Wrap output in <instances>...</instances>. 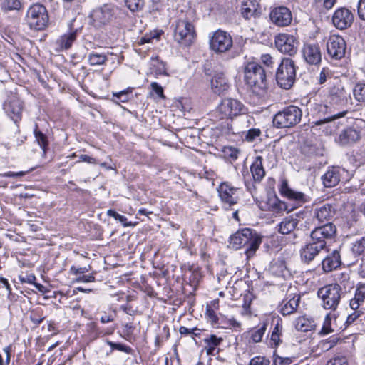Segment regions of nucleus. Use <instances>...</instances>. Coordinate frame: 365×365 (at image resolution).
<instances>
[{
  "label": "nucleus",
  "instance_id": "f257e3e1",
  "mask_svg": "<svg viewBox=\"0 0 365 365\" xmlns=\"http://www.w3.org/2000/svg\"><path fill=\"white\" fill-rule=\"evenodd\" d=\"M262 243V237L256 231L245 228L238 230L230 237V245L235 250L245 247L247 258L253 257Z\"/></svg>",
  "mask_w": 365,
  "mask_h": 365
},
{
  "label": "nucleus",
  "instance_id": "f03ea898",
  "mask_svg": "<svg viewBox=\"0 0 365 365\" xmlns=\"http://www.w3.org/2000/svg\"><path fill=\"white\" fill-rule=\"evenodd\" d=\"M245 81L252 92L262 96L267 89L266 71L255 62L248 63L245 68Z\"/></svg>",
  "mask_w": 365,
  "mask_h": 365
},
{
  "label": "nucleus",
  "instance_id": "7ed1b4c3",
  "mask_svg": "<svg viewBox=\"0 0 365 365\" xmlns=\"http://www.w3.org/2000/svg\"><path fill=\"white\" fill-rule=\"evenodd\" d=\"M302 110L297 106L290 105L277 112L273 118V125L277 128H289L300 123Z\"/></svg>",
  "mask_w": 365,
  "mask_h": 365
},
{
  "label": "nucleus",
  "instance_id": "20e7f679",
  "mask_svg": "<svg viewBox=\"0 0 365 365\" xmlns=\"http://www.w3.org/2000/svg\"><path fill=\"white\" fill-rule=\"evenodd\" d=\"M297 68V67L292 59L284 58L276 72L277 84L284 89L292 88L296 80Z\"/></svg>",
  "mask_w": 365,
  "mask_h": 365
},
{
  "label": "nucleus",
  "instance_id": "39448f33",
  "mask_svg": "<svg viewBox=\"0 0 365 365\" xmlns=\"http://www.w3.org/2000/svg\"><path fill=\"white\" fill-rule=\"evenodd\" d=\"M245 112L244 104L234 98H225L215 110V116L220 120H232Z\"/></svg>",
  "mask_w": 365,
  "mask_h": 365
},
{
  "label": "nucleus",
  "instance_id": "423d86ee",
  "mask_svg": "<svg viewBox=\"0 0 365 365\" xmlns=\"http://www.w3.org/2000/svg\"><path fill=\"white\" fill-rule=\"evenodd\" d=\"M194 26L187 19H179L175 21L174 28V39L182 46H190L195 38Z\"/></svg>",
  "mask_w": 365,
  "mask_h": 365
},
{
  "label": "nucleus",
  "instance_id": "0eeeda50",
  "mask_svg": "<svg viewBox=\"0 0 365 365\" xmlns=\"http://www.w3.org/2000/svg\"><path fill=\"white\" fill-rule=\"evenodd\" d=\"M317 294L322 299L324 309L335 310L341 297V287L338 284H328L320 288Z\"/></svg>",
  "mask_w": 365,
  "mask_h": 365
},
{
  "label": "nucleus",
  "instance_id": "6e6552de",
  "mask_svg": "<svg viewBox=\"0 0 365 365\" xmlns=\"http://www.w3.org/2000/svg\"><path fill=\"white\" fill-rule=\"evenodd\" d=\"M26 21L31 29H43L48 22V15L46 7L41 4L31 6L27 11Z\"/></svg>",
  "mask_w": 365,
  "mask_h": 365
},
{
  "label": "nucleus",
  "instance_id": "1a4fd4ad",
  "mask_svg": "<svg viewBox=\"0 0 365 365\" xmlns=\"http://www.w3.org/2000/svg\"><path fill=\"white\" fill-rule=\"evenodd\" d=\"M336 233V226L331 222H327L323 225L316 227L311 232V241L317 244L319 247L324 249L327 241L332 240Z\"/></svg>",
  "mask_w": 365,
  "mask_h": 365
},
{
  "label": "nucleus",
  "instance_id": "9d476101",
  "mask_svg": "<svg viewBox=\"0 0 365 365\" xmlns=\"http://www.w3.org/2000/svg\"><path fill=\"white\" fill-rule=\"evenodd\" d=\"M274 44L280 53L292 56L297 53L299 42L294 35L282 33L275 36Z\"/></svg>",
  "mask_w": 365,
  "mask_h": 365
},
{
  "label": "nucleus",
  "instance_id": "9b49d317",
  "mask_svg": "<svg viewBox=\"0 0 365 365\" xmlns=\"http://www.w3.org/2000/svg\"><path fill=\"white\" fill-rule=\"evenodd\" d=\"M313 219L319 223L329 222L336 213V205L331 203L314 202L312 208Z\"/></svg>",
  "mask_w": 365,
  "mask_h": 365
},
{
  "label": "nucleus",
  "instance_id": "f8f14e48",
  "mask_svg": "<svg viewBox=\"0 0 365 365\" xmlns=\"http://www.w3.org/2000/svg\"><path fill=\"white\" fill-rule=\"evenodd\" d=\"M232 44L231 36L220 29L216 31L210 40V48L216 53H224L229 51Z\"/></svg>",
  "mask_w": 365,
  "mask_h": 365
},
{
  "label": "nucleus",
  "instance_id": "ddd939ff",
  "mask_svg": "<svg viewBox=\"0 0 365 365\" xmlns=\"http://www.w3.org/2000/svg\"><path fill=\"white\" fill-rule=\"evenodd\" d=\"M115 11L116 9L110 5H104L94 9L89 16L91 24L95 27H101L109 23L113 19Z\"/></svg>",
  "mask_w": 365,
  "mask_h": 365
},
{
  "label": "nucleus",
  "instance_id": "4468645a",
  "mask_svg": "<svg viewBox=\"0 0 365 365\" xmlns=\"http://www.w3.org/2000/svg\"><path fill=\"white\" fill-rule=\"evenodd\" d=\"M346 44L344 39L338 35H331L327 42L328 54L334 59H341L345 55Z\"/></svg>",
  "mask_w": 365,
  "mask_h": 365
},
{
  "label": "nucleus",
  "instance_id": "2eb2a0df",
  "mask_svg": "<svg viewBox=\"0 0 365 365\" xmlns=\"http://www.w3.org/2000/svg\"><path fill=\"white\" fill-rule=\"evenodd\" d=\"M217 191L225 209H230L237 203L239 200L238 188L223 182L219 186Z\"/></svg>",
  "mask_w": 365,
  "mask_h": 365
},
{
  "label": "nucleus",
  "instance_id": "dca6fc26",
  "mask_svg": "<svg viewBox=\"0 0 365 365\" xmlns=\"http://www.w3.org/2000/svg\"><path fill=\"white\" fill-rule=\"evenodd\" d=\"M3 108L14 123H16L21 119L23 103L17 96H9L4 102Z\"/></svg>",
  "mask_w": 365,
  "mask_h": 365
},
{
  "label": "nucleus",
  "instance_id": "f3484780",
  "mask_svg": "<svg viewBox=\"0 0 365 365\" xmlns=\"http://www.w3.org/2000/svg\"><path fill=\"white\" fill-rule=\"evenodd\" d=\"M269 17L272 22L278 26H287L292 21L290 10L283 6L273 9L270 12Z\"/></svg>",
  "mask_w": 365,
  "mask_h": 365
},
{
  "label": "nucleus",
  "instance_id": "a211bd4d",
  "mask_svg": "<svg viewBox=\"0 0 365 365\" xmlns=\"http://www.w3.org/2000/svg\"><path fill=\"white\" fill-rule=\"evenodd\" d=\"M314 109L319 118L324 116L323 119H321L319 121L317 122L316 125H320L322 123L338 119L339 118L344 117L346 113V111L345 110L337 113H333L331 107L327 104L315 103L314 105Z\"/></svg>",
  "mask_w": 365,
  "mask_h": 365
},
{
  "label": "nucleus",
  "instance_id": "6ab92c4d",
  "mask_svg": "<svg viewBox=\"0 0 365 365\" xmlns=\"http://www.w3.org/2000/svg\"><path fill=\"white\" fill-rule=\"evenodd\" d=\"M353 19L352 13L346 8L338 9L332 16L334 25L341 30L349 27L353 22Z\"/></svg>",
  "mask_w": 365,
  "mask_h": 365
},
{
  "label": "nucleus",
  "instance_id": "aec40b11",
  "mask_svg": "<svg viewBox=\"0 0 365 365\" xmlns=\"http://www.w3.org/2000/svg\"><path fill=\"white\" fill-rule=\"evenodd\" d=\"M302 53L304 58L309 64L317 65L321 62L322 53L319 45L305 44Z\"/></svg>",
  "mask_w": 365,
  "mask_h": 365
},
{
  "label": "nucleus",
  "instance_id": "412c9836",
  "mask_svg": "<svg viewBox=\"0 0 365 365\" xmlns=\"http://www.w3.org/2000/svg\"><path fill=\"white\" fill-rule=\"evenodd\" d=\"M211 88L214 93L225 94L230 88L228 79L224 73H216L211 80Z\"/></svg>",
  "mask_w": 365,
  "mask_h": 365
},
{
  "label": "nucleus",
  "instance_id": "4be33fe9",
  "mask_svg": "<svg viewBox=\"0 0 365 365\" xmlns=\"http://www.w3.org/2000/svg\"><path fill=\"white\" fill-rule=\"evenodd\" d=\"M241 14L245 19L259 17L262 14L259 4L255 0H244L241 5Z\"/></svg>",
  "mask_w": 365,
  "mask_h": 365
},
{
  "label": "nucleus",
  "instance_id": "5701e85b",
  "mask_svg": "<svg viewBox=\"0 0 365 365\" xmlns=\"http://www.w3.org/2000/svg\"><path fill=\"white\" fill-rule=\"evenodd\" d=\"M327 102L330 106H340L347 103V93L342 88L334 87L329 91Z\"/></svg>",
  "mask_w": 365,
  "mask_h": 365
},
{
  "label": "nucleus",
  "instance_id": "b1692460",
  "mask_svg": "<svg viewBox=\"0 0 365 365\" xmlns=\"http://www.w3.org/2000/svg\"><path fill=\"white\" fill-rule=\"evenodd\" d=\"M321 264L323 271L327 273L337 269L341 264L339 252L334 250L322 261Z\"/></svg>",
  "mask_w": 365,
  "mask_h": 365
},
{
  "label": "nucleus",
  "instance_id": "393cba45",
  "mask_svg": "<svg viewBox=\"0 0 365 365\" xmlns=\"http://www.w3.org/2000/svg\"><path fill=\"white\" fill-rule=\"evenodd\" d=\"M341 169L338 167L329 168L322 176L323 185L326 187H333L338 185L340 181Z\"/></svg>",
  "mask_w": 365,
  "mask_h": 365
},
{
  "label": "nucleus",
  "instance_id": "a878e982",
  "mask_svg": "<svg viewBox=\"0 0 365 365\" xmlns=\"http://www.w3.org/2000/svg\"><path fill=\"white\" fill-rule=\"evenodd\" d=\"M324 248L319 247L317 244L311 241L301 250L302 260L305 263H309Z\"/></svg>",
  "mask_w": 365,
  "mask_h": 365
},
{
  "label": "nucleus",
  "instance_id": "bb28decb",
  "mask_svg": "<svg viewBox=\"0 0 365 365\" xmlns=\"http://www.w3.org/2000/svg\"><path fill=\"white\" fill-rule=\"evenodd\" d=\"M279 191L282 195L290 200H294L299 202H305L307 201L305 195L303 192L292 190L289 187L286 180H282Z\"/></svg>",
  "mask_w": 365,
  "mask_h": 365
},
{
  "label": "nucleus",
  "instance_id": "cd10ccee",
  "mask_svg": "<svg viewBox=\"0 0 365 365\" xmlns=\"http://www.w3.org/2000/svg\"><path fill=\"white\" fill-rule=\"evenodd\" d=\"M77 31V29L71 31L60 36V38L56 40V43L60 50H68L71 47L73 43L76 39Z\"/></svg>",
  "mask_w": 365,
  "mask_h": 365
},
{
  "label": "nucleus",
  "instance_id": "c85d7f7f",
  "mask_svg": "<svg viewBox=\"0 0 365 365\" xmlns=\"http://www.w3.org/2000/svg\"><path fill=\"white\" fill-rule=\"evenodd\" d=\"M250 170L255 182H260L265 175V170L262 165V157L257 156L252 163Z\"/></svg>",
  "mask_w": 365,
  "mask_h": 365
},
{
  "label": "nucleus",
  "instance_id": "c756f323",
  "mask_svg": "<svg viewBox=\"0 0 365 365\" xmlns=\"http://www.w3.org/2000/svg\"><path fill=\"white\" fill-rule=\"evenodd\" d=\"M365 299V286L360 284L356 289L354 297L350 300V307L353 310L360 309Z\"/></svg>",
  "mask_w": 365,
  "mask_h": 365
},
{
  "label": "nucleus",
  "instance_id": "7c9ffc66",
  "mask_svg": "<svg viewBox=\"0 0 365 365\" xmlns=\"http://www.w3.org/2000/svg\"><path fill=\"white\" fill-rule=\"evenodd\" d=\"M297 218L286 217L278 225V232L282 235L289 234L298 225Z\"/></svg>",
  "mask_w": 365,
  "mask_h": 365
},
{
  "label": "nucleus",
  "instance_id": "2f4dec72",
  "mask_svg": "<svg viewBox=\"0 0 365 365\" xmlns=\"http://www.w3.org/2000/svg\"><path fill=\"white\" fill-rule=\"evenodd\" d=\"M223 341L221 337H217L215 334H211L209 337L205 338L204 341L206 344L205 349L207 355H215V351L217 346H219Z\"/></svg>",
  "mask_w": 365,
  "mask_h": 365
},
{
  "label": "nucleus",
  "instance_id": "473e14b6",
  "mask_svg": "<svg viewBox=\"0 0 365 365\" xmlns=\"http://www.w3.org/2000/svg\"><path fill=\"white\" fill-rule=\"evenodd\" d=\"M300 296L295 295L292 299H290L288 302L284 303L281 308L280 312L282 315L286 316L293 313L296 311L297 307L299 306V303L300 302Z\"/></svg>",
  "mask_w": 365,
  "mask_h": 365
},
{
  "label": "nucleus",
  "instance_id": "72a5a7b5",
  "mask_svg": "<svg viewBox=\"0 0 365 365\" xmlns=\"http://www.w3.org/2000/svg\"><path fill=\"white\" fill-rule=\"evenodd\" d=\"M359 138V132L353 128L345 130L339 136L341 143L344 144L355 142Z\"/></svg>",
  "mask_w": 365,
  "mask_h": 365
},
{
  "label": "nucleus",
  "instance_id": "f704fd0d",
  "mask_svg": "<svg viewBox=\"0 0 365 365\" xmlns=\"http://www.w3.org/2000/svg\"><path fill=\"white\" fill-rule=\"evenodd\" d=\"M34 134L36 138V141L42 148L43 153H46L48 146V138L45 134H43L41 130H38V125L36 124L35 125Z\"/></svg>",
  "mask_w": 365,
  "mask_h": 365
},
{
  "label": "nucleus",
  "instance_id": "c9c22d12",
  "mask_svg": "<svg viewBox=\"0 0 365 365\" xmlns=\"http://www.w3.org/2000/svg\"><path fill=\"white\" fill-rule=\"evenodd\" d=\"M336 281L338 284L342 286L344 289H351L353 287V283L350 282L349 273L348 272H343L336 275Z\"/></svg>",
  "mask_w": 365,
  "mask_h": 365
},
{
  "label": "nucleus",
  "instance_id": "e433bc0d",
  "mask_svg": "<svg viewBox=\"0 0 365 365\" xmlns=\"http://www.w3.org/2000/svg\"><path fill=\"white\" fill-rule=\"evenodd\" d=\"M107 61L106 56L98 53H91L88 56V61L91 66L103 65Z\"/></svg>",
  "mask_w": 365,
  "mask_h": 365
},
{
  "label": "nucleus",
  "instance_id": "4c0bfd02",
  "mask_svg": "<svg viewBox=\"0 0 365 365\" xmlns=\"http://www.w3.org/2000/svg\"><path fill=\"white\" fill-rule=\"evenodd\" d=\"M294 325L295 328L298 331L303 332L308 331L312 327V324L309 320L304 317L297 318L295 321Z\"/></svg>",
  "mask_w": 365,
  "mask_h": 365
},
{
  "label": "nucleus",
  "instance_id": "58836bf2",
  "mask_svg": "<svg viewBox=\"0 0 365 365\" xmlns=\"http://www.w3.org/2000/svg\"><path fill=\"white\" fill-rule=\"evenodd\" d=\"M365 250V242L364 237H362L361 240L356 241L353 247L352 252L356 256H361V260L363 262L364 260V252Z\"/></svg>",
  "mask_w": 365,
  "mask_h": 365
},
{
  "label": "nucleus",
  "instance_id": "ea45409f",
  "mask_svg": "<svg viewBox=\"0 0 365 365\" xmlns=\"http://www.w3.org/2000/svg\"><path fill=\"white\" fill-rule=\"evenodd\" d=\"M21 7V4L19 0H4L1 8L3 10L11 11L19 10Z\"/></svg>",
  "mask_w": 365,
  "mask_h": 365
},
{
  "label": "nucleus",
  "instance_id": "a19ab883",
  "mask_svg": "<svg viewBox=\"0 0 365 365\" xmlns=\"http://www.w3.org/2000/svg\"><path fill=\"white\" fill-rule=\"evenodd\" d=\"M127 7L132 11H138L141 10L144 6L143 0H125Z\"/></svg>",
  "mask_w": 365,
  "mask_h": 365
},
{
  "label": "nucleus",
  "instance_id": "79ce46f5",
  "mask_svg": "<svg viewBox=\"0 0 365 365\" xmlns=\"http://www.w3.org/2000/svg\"><path fill=\"white\" fill-rule=\"evenodd\" d=\"M107 215L108 216L113 217L116 220H118L125 227L131 226L133 225L132 222H128V220L125 216L118 214L113 210H108L107 212Z\"/></svg>",
  "mask_w": 365,
  "mask_h": 365
},
{
  "label": "nucleus",
  "instance_id": "37998d69",
  "mask_svg": "<svg viewBox=\"0 0 365 365\" xmlns=\"http://www.w3.org/2000/svg\"><path fill=\"white\" fill-rule=\"evenodd\" d=\"M353 94L356 101L362 103L364 102L365 93H364V85L361 83L356 84L353 90Z\"/></svg>",
  "mask_w": 365,
  "mask_h": 365
},
{
  "label": "nucleus",
  "instance_id": "c03bdc74",
  "mask_svg": "<svg viewBox=\"0 0 365 365\" xmlns=\"http://www.w3.org/2000/svg\"><path fill=\"white\" fill-rule=\"evenodd\" d=\"M266 326V324H264L260 328L252 331L251 338L254 342L261 341L267 329Z\"/></svg>",
  "mask_w": 365,
  "mask_h": 365
},
{
  "label": "nucleus",
  "instance_id": "a18cd8bd",
  "mask_svg": "<svg viewBox=\"0 0 365 365\" xmlns=\"http://www.w3.org/2000/svg\"><path fill=\"white\" fill-rule=\"evenodd\" d=\"M261 131L258 128H252L247 130L245 133V140L247 141H253L257 137L259 136Z\"/></svg>",
  "mask_w": 365,
  "mask_h": 365
},
{
  "label": "nucleus",
  "instance_id": "49530a36",
  "mask_svg": "<svg viewBox=\"0 0 365 365\" xmlns=\"http://www.w3.org/2000/svg\"><path fill=\"white\" fill-rule=\"evenodd\" d=\"M331 331H333V330L331 329V317L330 314H328L325 317L321 332L324 334H327Z\"/></svg>",
  "mask_w": 365,
  "mask_h": 365
},
{
  "label": "nucleus",
  "instance_id": "de8ad7c7",
  "mask_svg": "<svg viewBox=\"0 0 365 365\" xmlns=\"http://www.w3.org/2000/svg\"><path fill=\"white\" fill-rule=\"evenodd\" d=\"M269 359L260 356L254 357L250 362V365H269Z\"/></svg>",
  "mask_w": 365,
  "mask_h": 365
},
{
  "label": "nucleus",
  "instance_id": "09e8293b",
  "mask_svg": "<svg viewBox=\"0 0 365 365\" xmlns=\"http://www.w3.org/2000/svg\"><path fill=\"white\" fill-rule=\"evenodd\" d=\"M280 327L279 324H277L275 327L274 328L272 335H271V340L274 343V344L277 346L279 344L280 341Z\"/></svg>",
  "mask_w": 365,
  "mask_h": 365
},
{
  "label": "nucleus",
  "instance_id": "8fccbe9b",
  "mask_svg": "<svg viewBox=\"0 0 365 365\" xmlns=\"http://www.w3.org/2000/svg\"><path fill=\"white\" fill-rule=\"evenodd\" d=\"M354 312L350 314L346 319L347 324H351L354 321H356L362 314H364V309L361 308L360 309L354 310Z\"/></svg>",
  "mask_w": 365,
  "mask_h": 365
},
{
  "label": "nucleus",
  "instance_id": "3c124183",
  "mask_svg": "<svg viewBox=\"0 0 365 365\" xmlns=\"http://www.w3.org/2000/svg\"><path fill=\"white\" fill-rule=\"evenodd\" d=\"M167 0H152L151 9L153 11H160L163 9Z\"/></svg>",
  "mask_w": 365,
  "mask_h": 365
},
{
  "label": "nucleus",
  "instance_id": "603ef678",
  "mask_svg": "<svg viewBox=\"0 0 365 365\" xmlns=\"http://www.w3.org/2000/svg\"><path fill=\"white\" fill-rule=\"evenodd\" d=\"M224 153L232 160H236L238 158L239 150L233 147H227Z\"/></svg>",
  "mask_w": 365,
  "mask_h": 365
},
{
  "label": "nucleus",
  "instance_id": "864d4df0",
  "mask_svg": "<svg viewBox=\"0 0 365 365\" xmlns=\"http://www.w3.org/2000/svg\"><path fill=\"white\" fill-rule=\"evenodd\" d=\"M331 73L328 68H323L319 74V83L320 84L324 83L327 78H330Z\"/></svg>",
  "mask_w": 365,
  "mask_h": 365
},
{
  "label": "nucleus",
  "instance_id": "5fc2aeb1",
  "mask_svg": "<svg viewBox=\"0 0 365 365\" xmlns=\"http://www.w3.org/2000/svg\"><path fill=\"white\" fill-rule=\"evenodd\" d=\"M151 88L153 91H154L160 98H165V96L163 93V87L156 82H153L150 84Z\"/></svg>",
  "mask_w": 365,
  "mask_h": 365
},
{
  "label": "nucleus",
  "instance_id": "6e6d98bb",
  "mask_svg": "<svg viewBox=\"0 0 365 365\" xmlns=\"http://www.w3.org/2000/svg\"><path fill=\"white\" fill-rule=\"evenodd\" d=\"M327 365H348V361L345 357H336L329 360Z\"/></svg>",
  "mask_w": 365,
  "mask_h": 365
},
{
  "label": "nucleus",
  "instance_id": "4d7b16f0",
  "mask_svg": "<svg viewBox=\"0 0 365 365\" xmlns=\"http://www.w3.org/2000/svg\"><path fill=\"white\" fill-rule=\"evenodd\" d=\"M262 62L268 68H272L274 61L272 57L269 54H263L261 56Z\"/></svg>",
  "mask_w": 365,
  "mask_h": 365
},
{
  "label": "nucleus",
  "instance_id": "13d9d810",
  "mask_svg": "<svg viewBox=\"0 0 365 365\" xmlns=\"http://www.w3.org/2000/svg\"><path fill=\"white\" fill-rule=\"evenodd\" d=\"M292 362L290 358H282L280 356L275 357L274 360V365H289Z\"/></svg>",
  "mask_w": 365,
  "mask_h": 365
},
{
  "label": "nucleus",
  "instance_id": "bf43d9fd",
  "mask_svg": "<svg viewBox=\"0 0 365 365\" xmlns=\"http://www.w3.org/2000/svg\"><path fill=\"white\" fill-rule=\"evenodd\" d=\"M196 330H198V329L197 328L188 329V328H187L185 327L182 326L179 329V332L182 335H190V334H192V335L196 336L197 334H195L194 332Z\"/></svg>",
  "mask_w": 365,
  "mask_h": 365
},
{
  "label": "nucleus",
  "instance_id": "052dcab7",
  "mask_svg": "<svg viewBox=\"0 0 365 365\" xmlns=\"http://www.w3.org/2000/svg\"><path fill=\"white\" fill-rule=\"evenodd\" d=\"M19 280L21 283L34 284L36 277L34 274H29L26 277L19 276Z\"/></svg>",
  "mask_w": 365,
  "mask_h": 365
},
{
  "label": "nucleus",
  "instance_id": "680f3d73",
  "mask_svg": "<svg viewBox=\"0 0 365 365\" xmlns=\"http://www.w3.org/2000/svg\"><path fill=\"white\" fill-rule=\"evenodd\" d=\"M95 281V277L91 274V275H83V276H80L79 277H78L76 279V282H94Z\"/></svg>",
  "mask_w": 365,
  "mask_h": 365
},
{
  "label": "nucleus",
  "instance_id": "e2e57ef3",
  "mask_svg": "<svg viewBox=\"0 0 365 365\" xmlns=\"http://www.w3.org/2000/svg\"><path fill=\"white\" fill-rule=\"evenodd\" d=\"M273 208L277 211H279V210H287V212H289L292 210V209L290 210H288L287 209V207L285 204V202H275L272 205Z\"/></svg>",
  "mask_w": 365,
  "mask_h": 365
},
{
  "label": "nucleus",
  "instance_id": "0e129e2a",
  "mask_svg": "<svg viewBox=\"0 0 365 365\" xmlns=\"http://www.w3.org/2000/svg\"><path fill=\"white\" fill-rule=\"evenodd\" d=\"M27 172H24V171H21V172H17V173H14V172H7V173H5L4 174H2L1 175L3 177H8V178H15V177H22L24 176Z\"/></svg>",
  "mask_w": 365,
  "mask_h": 365
},
{
  "label": "nucleus",
  "instance_id": "69168bd1",
  "mask_svg": "<svg viewBox=\"0 0 365 365\" xmlns=\"http://www.w3.org/2000/svg\"><path fill=\"white\" fill-rule=\"evenodd\" d=\"M80 161L87 162L91 164H96V160L94 158L90 157L87 155H81L79 156Z\"/></svg>",
  "mask_w": 365,
  "mask_h": 365
},
{
  "label": "nucleus",
  "instance_id": "338daca9",
  "mask_svg": "<svg viewBox=\"0 0 365 365\" xmlns=\"http://www.w3.org/2000/svg\"><path fill=\"white\" fill-rule=\"evenodd\" d=\"M88 271V269L86 267H79L76 268L74 266H72L71 267V272H72L73 274H83Z\"/></svg>",
  "mask_w": 365,
  "mask_h": 365
},
{
  "label": "nucleus",
  "instance_id": "774afa93",
  "mask_svg": "<svg viewBox=\"0 0 365 365\" xmlns=\"http://www.w3.org/2000/svg\"><path fill=\"white\" fill-rule=\"evenodd\" d=\"M127 94L128 93L126 91H123L116 94H114V96L120 100L122 102H126L128 100Z\"/></svg>",
  "mask_w": 365,
  "mask_h": 365
}]
</instances>
